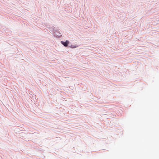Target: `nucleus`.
Returning <instances> with one entry per match:
<instances>
[{"mask_svg": "<svg viewBox=\"0 0 159 159\" xmlns=\"http://www.w3.org/2000/svg\"><path fill=\"white\" fill-rule=\"evenodd\" d=\"M55 35H56V36L57 37H58V38H60L62 36V34H61L60 33L59 30L56 33V34H54Z\"/></svg>", "mask_w": 159, "mask_h": 159, "instance_id": "f03ea898", "label": "nucleus"}, {"mask_svg": "<svg viewBox=\"0 0 159 159\" xmlns=\"http://www.w3.org/2000/svg\"><path fill=\"white\" fill-rule=\"evenodd\" d=\"M50 30L52 31H53L52 29V28L50 29Z\"/></svg>", "mask_w": 159, "mask_h": 159, "instance_id": "39448f33", "label": "nucleus"}, {"mask_svg": "<svg viewBox=\"0 0 159 159\" xmlns=\"http://www.w3.org/2000/svg\"><path fill=\"white\" fill-rule=\"evenodd\" d=\"M52 29L54 34H56V33L59 30L58 28L56 27L52 28Z\"/></svg>", "mask_w": 159, "mask_h": 159, "instance_id": "7ed1b4c3", "label": "nucleus"}, {"mask_svg": "<svg viewBox=\"0 0 159 159\" xmlns=\"http://www.w3.org/2000/svg\"><path fill=\"white\" fill-rule=\"evenodd\" d=\"M61 43L64 47H67L68 46V44L69 43V41L68 40H66L65 42L61 41Z\"/></svg>", "mask_w": 159, "mask_h": 159, "instance_id": "f257e3e1", "label": "nucleus"}, {"mask_svg": "<svg viewBox=\"0 0 159 159\" xmlns=\"http://www.w3.org/2000/svg\"><path fill=\"white\" fill-rule=\"evenodd\" d=\"M78 46L77 45H71L70 47L72 48H76L77 47H78Z\"/></svg>", "mask_w": 159, "mask_h": 159, "instance_id": "20e7f679", "label": "nucleus"}]
</instances>
